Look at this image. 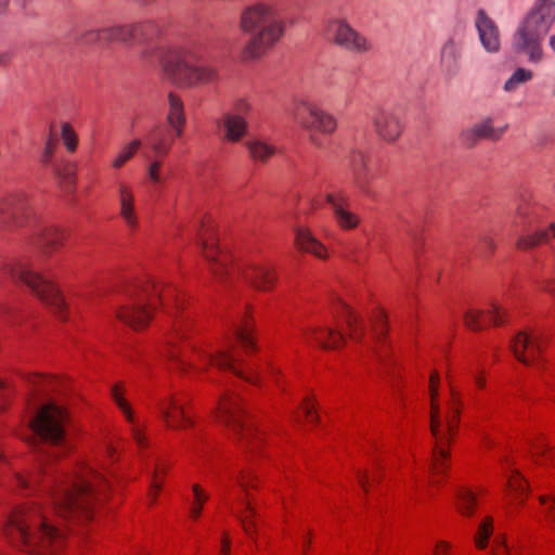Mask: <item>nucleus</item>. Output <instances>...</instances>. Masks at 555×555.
I'll use <instances>...</instances> for the list:
<instances>
[{
  "mask_svg": "<svg viewBox=\"0 0 555 555\" xmlns=\"http://www.w3.org/2000/svg\"><path fill=\"white\" fill-rule=\"evenodd\" d=\"M64 409L53 402L43 404L29 421L33 443L36 448L37 468L25 477L15 473L14 482L22 489L40 487L51 500V507L43 508L31 501L14 507L5 517L3 532L16 548L50 555L60 551L65 542V531L55 517L90 519L109 488L107 480L94 469L79 465L70 473H56L52 461L65 455L69 449Z\"/></svg>",
  "mask_w": 555,
  "mask_h": 555,
  "instance_id": "nucleus-1",
  "label": "nucleus"
},
{
  "mask_svg": "<svg viewBox=\"0 0 555 555\" xmlns=\"http://www.w3.org/2000/svg\"><path fill=\"white\" fill-rule=\"evenodd\" d=\"M133 25L134 41L142 44L141 54L146 60H158L167 79L180 87L194 88L215 83L219 79L216 67L202 63L196 53L185 48H169L155 44L162 35V27L146 21Z\"/></svg>",
  "mask_w": 555,
  "mask_h": 555,
  "instance_id": "nucleus-2",
  "label": "nucleus"
},
{
  "mask_svg": "<svg viewBox=\"0 0 555 555\" xmlns=\"http://www.w3.org/2000/svg\"><path fill=\"white\" fill-rule=\"evenodd\" d=\"M197 244L210 271L217 278L240 275L251 286L263 292L273 286L275 274L270 267L256 263L233 264L230 256L219 248L212 225L201 222L197 231Z\"/></svg>",
  "mask_w": 555,
  "mask_h": 555,
  "instance_id": "nucleus-3",
  "label": "nucleus"
},
{
  "mask_svg": "<svg viewBox=\"0 0 555 555\" xmlns=\"http://www.w3.org/2000/svg\"><path fill=\"white\" fill-rule=\"evenodd\" d=\"M241 29L249 36L244 48V56L259 59L283 36L284 21L274 5L256 3L243 11Z\"/></svg>",
  "mask_w": 555,
  "mask_h": 555,
  "instance_id": "nucleus-4",
  "label": "nucleus"
},
{
  "mask_svg": "<svg viewBox=\"0 0 555 555\" xmlns=\"http://www.w3.org/2000/svg\"><path fill=\"white\" fill-rule=\"evenodd\" d=\"M555 23V0H533L512 35V48L529 62L543 60L542 42Z\"/></svg>",
  "mask_w": 555,
  "mask_h": 555,
  "instance_id": "nucleus-5",
  "label": "nucleus"
},
{
  "mask_svg": "<svg viewBox=\"0 0 555 555\" xmlns=\"http://www.w3.org/2000/svg\"><path fill=\"white\" fill-rule=\"evenodd\" d=\"M130 302L116 311V317L134 330L147 325L155 309V302H165L169 298L176 300L175 291L164 287L160 283L146 280L131 286L127 291Z\"/></svg>",
  "mask_w": 555,
  "mask_h": 555,
  "instance_id": "nucleus-6",
  "label": "nucleus"
},
{
  "mask_svg": "<svg viewBox=\"0 0 555 555\" xmlns=\"http://www.w3.org/2000/svg\"><path fill=\"white\" fill-rule=\"evenodd\" d=\"M4 271L15 283L27 286L55 315L61 319L65 317L66 302L61 291L54 282L34 268L28 257L13 259L5 264Z\"/></svg>",
  "mask_w": 555,
  "mask_h": 555,
  "instance_id": "nucleus-7",
  "label": "nucleus"
},
{
  "mask_svg": "<svg viewBox=\"0 0 555 555\" xmlns=\"http://www.w3.org/2000/svg\"><path fill=\"white\" fill-rule=\"evenodd\" d=\"M183 330L180 323H176L173 327V335L168 340L166 350V358L171 361L177 369L185 373L189 370L205 371L208 365H215L219 370H230L237 376L245 378L248 382H253L251 377L245 376L234 363L236 362L235 357L231 353L230 349H221L217 354H212L201 348L193 347L192 351L195 354V360L186 358L181 353L177 346L179 338L183 337Z\"/></svg>",
  "mask_w": 555,
  "mask_h": 555,
  "instance_id": "nucleus-8",
  "label": "nucleus"
},
{
  "mask_svg": "<svg viewBox=\"0 0 555 555\" xmlns=\"http://www.w3.org/2000/svg\"><path fill=\"white\" fill-rule=\"evenodd\" d=\"M431 396V413H430V430L436 440L434 449L433 472L439 474L444 467V461L448 457L447 446L450 442L451 435L455 430L460 420V397L451 389V400L448 404V412L446 415V426L442 429V422L440 418V408L436 399L438 396L437 385L430 386Z\"/></svg>",
  "mask_w": 555,
  "mask_h": 555,
  "instance_id": "nucleus-9",
  "label": "nucleus"
},
{
  "mask_svg": "<svg viewBox=\"0 0 555 555\" xmlns=\"http://www.w3.org/2000/svg\"><path fill=\"white\" fill-rule=\"evenodd\" d=\"M218 417L242 444L260 439L253 425L245 421L243 401L237 393L231 392L220 400Z\"/></svg>",
  "mask_w": 555,
  "mask_h": 555,
  "instance_id": "nucleus-10",
  "label": "nucleus"
},
{
  "mask_svg": "<svg viewBox=\"0 0 555 555\" xmlns=\"http://www.w3.org/2000/svg\"><path fill=\"white\" fill-rule=\"evenodd\" d=\"M288 113L296 124L310 132L328 134L337 127L333 115L306 100H296Z\"/></svg>",
  "mask_w": 555,
  "mask_h": 555,
  "instance_id": "nucleus-11",
  "label": "nucleus"
},
{
  "mask_svg": "<svg viewBox=\"0 0 555 555\" xmlns=\"http://www.w3.org/2000/svg\"><path fill=\"white\" fill-rule=\"evenodd\" d=\"M331 40L343 50L354 54H369L374 43L364 34L353 28L346 20L333 18L327 24Z\"/></svg>",
  "mask_w": 555,
  "mask_h": 555,
  "instance_id": "nucleus-12",
  "label": "nucleus"
},
{
  "mask_svg": "<svg viewBox=\"0 0 555 555\" xmlns=\"http://www.w3.org/2000/svg\"><path fill=\"white\" fill-rule=\"evenodd\" d=\"M30 198L25 191H15L0 198V222L7 228H23L33 220Z\"/></svg>",
  "mask_w": 555,
  "mask_h": 555,
  "instance_id": "nucleus-13",
  "label": "nucleus"
},
{
  "mask_svg": "<svg viewBox=\"0 0 555 555\" xmlns=\"http://www.w3.org/2000/svg\"><path fill=\"white\" fill-rule=\"evenodd\" d=\"M73 39L80 44H92L96 42H119L130 44L134 41L133 25H115L103 28H83L75 30Z\"/></svg>",
  "mask_w": 555,
  "mask_h": 555,
  "instance_id": "nucleus-14",
  "label": "nucleus"
},
{
  "mask_svg": "<svg viewBox=\"0 0 555 555\" xmlns=\"http://www.w3.org/2000/svg\"><path fill=\"white\" fill-rule=\"evenodd\" d=\"M147 145L152 152V156H146L149 162L146 166V176L151 183L158 184L164 180L160 173L163 158H165L169 153L172 146V140L167 139L160 132L150 133L147 135Z\"/></svg>",
  "mask_w": 555,
  "mask_h": 555,
  "instance_id": "nucleus-15",
  "label": "nucleus"
},
{
  "mask_svg": "<svg viewBox=\"0 0 555 555\" xmlns=\"http://www.w3.org/2000/svg\"><path fill=\"white\" fill-rule=\"evenodd\" d=\"M348 166L353 185L365 196H372L371 182L375 175L370 166L369 155L358 149H352L348 156Z\"/></svg>",
  "mask_w": 555,
  "mask_h": 555,
  "instance_id": "nucleus-16",
  "label": "nucleus"
},
{
  "mask_svg": "<svg viewBox=\"0 0 555 555\" xmlns=\"http://www.w3.org/2000/svg\"><path fill=\"white\" fill-rule=\"evenodd\" d=\"M370 120L376 134L389 143L397 141L403 131L399 115L389 108L375 107L370 114Z\"/></svg>",
  "mask_w": 555,
  "mask_h": 555,
  "instance_id": "nucleus-17",
  "label": "nucleus"
},
{
  "mask_svg": "<svg viewBox=\"0 0 555 555\" xmlns=\"http://www.w3.org/2000/svg\"><path fill=\"white\" fill-rule=\"evenodd\" d=\"M464 40L456 36L449 37L439 50V66L447 78L456 77L463 65Z\"/></svg>",
  "mask_w": 555,
  "mask_h": 555,
  "instance_id": "nucleus-18",
  "label": "nucleus"
},
{
  "mask_svg": "<svg viewBox=\"0 0 555 555\" xmlns=\"http://www.w3.org/2000/svg\"><path fill=\"white\" fill-rule=\"evenodd\" d=\"M507 129V125L494 127L493 118L487 116L472 127L462 130L460 140L466 147H474L480 140L499 141Z\"/></svg>",
  "mask_w": 555,
  "mask_h": 555,
  "instance_id": "nucleus-19",
  "label": "nucleus"
},
{
  "mask_svg": "<svg viewBox=\"0 0 555 555\" xmlns=\"http://www.w3.org/2000/svg\"><path fill=\"white\" fill-rule=\"evenodd\" d=\"M475 28L478 39L487 53L496 54L501 51V35L496 23L486 10L479 9L475 17Z\"/></svg>",
  "mask_w": 555,
  "mask_h": 555,
  "instance_id": "nucleus-20",
  "label": "nucleus"
},
{
  "mask_svg": "<svg viewBox=\"0 0 555 555\" xmlns=\"http://www.w3.org/2000/svg\"><path fill=\"white\" fill-rule=\"evenodd\" d=\"M542 340L541 333L519 332L512 343V350L520 362L531 364L542 350Z\"/></svg>",
  "mask_w": 555,
  "mask_h": 555,
  "instance_id": "nucleus-21",
  "label": "nucleus"
},
{
  "mask_svg": "<svg viewBox=\"0 0 555 555\" xmlns=\"http://www.w3.org/2000/svg\"><path fill=\"white\" fill-rule=\"evenodd\" d=\"M65 240V232L52 224H42L34 230L31 241L40 247L44 254L56 250Z\"/></svg>",
  "mask_w": 555,
  "mask_h": 555,
  "instance_id": "nucleus-22",
  "label": "nucleus"
},
{
  "mask_svg": "<svg viewBox=\"0 0 555 555\" xmlns=\"http://www.w3.org/2000/svg\"><path fill=\"white\" fill-rule=\"evenodd\" d=\"M217 126L223 131V139L236 143L240 142L248 130L247 120L237 114L224 113L220 119L217 120Z\"/></svg>",
  "mask_w": 555,
  "mask_h": 555,
  "instance_id": "nucleus-23",
  "label": "nucleus"
},
{
  "mask_svg": "<svg viewBox=\"0 0 555 555\" xmlns=\"http://www.w3.org/2000/svg\"><path fill=\"white\" fill-rule=\"evenodd\" d=\"M483 314H487L489 320L494 324V325H500L504 322V318H505V311L499 307L498 305L495 304H492L491 305V308L489 310H487L486 312L485 311H481V310H468L465 312L464 314V323L465 325L473 330V331H480L482 330L485 326L481 322V319L483 317Z\"/></svg>",
  "mask_w": 555,
  "mask_h": 555,
  "instance_id": "nucleus-24",
  "label": "nucleus"
},
{
  "mask_svg": "<svg viewBox=\"0 0 555 555\" xmlns=\"http://www.w3.org/2000/svg\"><path fill=\"white\" fill-rule=\"evenodd\" d=\"M119 214L125 223L131 230L138 225V218L134 209V194L131 188L125 183L118 184Z\"/></svg>",
  "mask_w": 555,
  "mask_h": 555,
  "instance_id": "nucleus-25",
  "label": "nucleus"
},
{
  "mask_svg": "<svg viewBox=\"0 0 555 555\" xmlns=\"http://www.w3.org/2000/svg\"><path fill=\"white\" fill-rule=\"evenodd\" d=\"M159 411L167 425L171 428L192 425V421L185 416L182 405L172 398L162 402Z\"/></svg>",
  "mask_w": 555,
  "mask_h": 555,
  "instance_id": "nucleus-26",
  "label": "nucleus"
},
{
  "mask_svg": "<svg viewBox=\"0 0 555 555\" xmlns=\"http://www.w3.org/2000/svg\"><path fill=\"white\" fill-rule=\"evenodd\" d=\"M112 397H113L114 401L116 402V404L118 405V408L125 414L127 421L131 424L132 438L135 441V443L138 444V447H140V448L145 447L146 446L145 436L142 433L140 426L137 424V422L134 420L133 412H132L129 403L122 398V396L119 391L118 385H115L112 388Z\"/></svg>",
  "mask_w": 555,
  "mask_h": 555,
  "instance_id": "nucleus-27",
  "label": "nucleus"
},
{
  "mask_svg": "<svg viewBox=\"0 0 555 555\" xmlns=\"http://www.w3.org/2000/svg\"><path fill=\"white\" fill-rule=\"evenodd\" d=\"M304 335L309 339H315L323 349L338 348L344 340L339 332L328 327H312L305 331Z\"/></svg>",
  "mask_w": 555,
  "mask_h": 555,
  "instance_id": "nucleus-28",
  "label": "nucleus"
},
{
  "mask_svg": "<svg viewBox=\"0 0 555 555\" xmlns=\"http://www.w3.org/2000/svg\"><path fill=\"white\" fill-rule=\"evenodd\" d=\"M295 242L299 249L314 255L318 258H326L325 247L311 234L308 229L297 228L295 230Z\"/></svg>",
  "mask_w": 555,
  "mask_h": 555,
  "instance_id": "nucleus-29",
  "label": "nucleus"
},
{
  "mask_svg": "<svg viewBox=\"0 0 555 555\" xmlns=\"http://www.w3.org/2000/svg\"><path fill=\"white\" fill-rule=\"evenodd\" d=\"M326 201L332 206L336 222L341 229L351 230L358 227V216L346 209L334 195L328 194Z\"/></svg>",
  "mask_w": 555,
  "mask_h": 555,
  "instance_id": "nucleus-30",
  "label": "nucleus"
},
{
  "mask_svg": "<svg viewBox=\"0 0 555 555\" xmlns=\"http://www.w3.org/2000/svg\"><path fill=\"white\" fill-rule=\"evenodd\" d=\"M336 312H339L345 319L346 324L350 331V337L354 340L361 339L364 330L360 317L356 314L349 306L340 300L337 301Z\"/></svg>",
  "mask_w": 555,
  "mask_h": 555,
  "instance_id": "nucleus-31",
  "label": "nucleus"
},
{
  "mask_svg": "<svg viewBox=\"0 0 555 555\" xmlns=\"http://www.w3.org/2000/svg\"><path fill=\"white\" fill-rule=\"evenodd\" d=\"M245 145L255 162L267 163L276 153L274 145L258 138L248 140Z\"/></svg>",
  "mask_w": 555,
  "mask_h": 555,
  "instance_id": "nucleus-32",
  "label": "nucleus"
},
{
  "mask_svg": "<svg viewBox=\"0 0 555 555\" xmlns=\"http://www.w3.org/2000/svg\"><path fill=\"white\" fill-rule=\"evenodd\" d=\"M555 236V222L550 225L548 230H539L532 234L521 235L516 241L518 249H530L548 241L551 233Z\"/></svg>",
  "mask_w": 555,
  "mask_h": 555,
  "instance_id": "nucleus-33",
  "label": "nucleus"
},
{
  "mask_svg": "<svg viewBox=\"0 0 555 555\" xmlns=\"http://www.w3.org/2000/svg\"><path fill=\"white\" fill-rule=\"evenodd\" d=\"M533 78V72L525 67L516 68L508 79L503 85V90L506 93L516 92L521 86L531 81Z\"/></svg>",
  "mask_w": 555,
  "mask_h": 555,
  "instance_id": "nucleus-34",
  "label": "nucleus"
},
{
  "mask_svg": "<svg viewBox=\"0 0 555 555\" xmlns=\"http://www.w3.org/2000/svg\"><path fill=\"white\" fill-rule=\"evenodd\" d=\"M54 176L66 191H69L75 182V165L70 162H60L52 167Z\"/></svg>",
  "mask_w": 555,
  "mask_h": 555,
  "instance_id": "nucleus-35",
  "label": "nucleus"
},
{
  "mask_svg": "<svg viewBox=\"0 0 555 555\" xmlns=\"http://www.w3.org/2000/svg\"><path fill=\"white\" fill-rule=\"evenodd\" d=\"M167 124L185 122L184 105L179 95L170 92L168 94Z\"/></svg>",
  "mask_w": 555,
  "mask_h": 555,
  "instance_id": "nucleus-36",
  "label": "nucleus"
},
{
  "mask_svg": "<svg viewBox=\"0 0 555 555\" xmlns=\"http://www.w3.org/2000/svg\"><path fill=\"white\" fill-rule=\"evenodd\" d=\"M240 503L244 506L246 515L235 514V516L238 518L246 534L250 538H255L256 529L255 522L251 518L257 514V512L248 500H240Z\"/></svg>",
  "mask_w": 555,
  "mask_h": 555,
  "instance_id": "nucleus-37",
  "label": "nucleus"
},
{
  "mask_svg": "<svg viewBox=\"0 0 555 555\" xmlns=\"http://www.w3.org/2000/svg\"><path fill=\"white\" fill-rule=\"evenodd\" d=\"M140 146L141 141L139 139H134L131 142H129L120 150V152L114 158V160L112 162V166L115 169H120L128 160H130L134 156Z\"/></svg>",
  "mask_w": 555,
  "mask_h": 555,
  "instance_id": "nucleus-38",
  "label": "nucleus"
},
{
  "mask_svg": "<svg viewBox=\"0 0 555 555\" xmlns=\"http://www.w3.org/2000/svg\"><path fill=\"white\" fill-rule=\"evenodd\" d=\"M251 331L253 326L246 319L242 320L241 323L236 324L234 327V334L236 338L246 350H249L254 347Z\"/></svg>",
  "mask_w": 555,
  "mask_h": 555,
  "instance_id": "nucleus-39",
  "label": "nucleus"
},
{
  "mask_svg": "<svg viewBox=\"0 0 555 555\" xmlns=\"http://www.w3.org/2000/svg\"><path fill=\"white\" fill-rule=\"evenodd\" d=\"M533 221V210L531 205L527 201H522L516 208V215L513 220V225L525 227L526 224H530Z\"/></svg>",
  "mask_w": 555,
  "mask_h": 555,
  "instance_id": "nucleus-40",
  "label": "nucleus"
},
{
  "mask_svg": "<svg viewBox=\"0 0 555 555\" xmlns=\"http://www.w3.org/2000/svg\"><path fill=\"white\" fill-rule=\"evenodd\" d=\"M192 491H193L194 500H193V504L190 508V515L193 519H197L202 514V509H203L205 502L208 500V495L203 490V488L197 483H194L192 486Z\"/></svg>",
  "mask_w": 555,
  "mask_h": 555,
  "instance_id": "nucleus-41",
  "label": "nucleus"
},
{
  "mask_svg": "<svg viewBox=\"0 0 555 555\" xmlns=\"http://www.w3.org/2000/svg\"><path fill=\"white\" fill-rule=\"evenodd\" d=\"M475 495L466 489H462L457 493V508L459 511L465 515L470 516L474 513L475 506Z\"/></svg>",
  "mask_w": 555,
  "mask_h": 555,
  "instance_id": "nucleus-42",
  "label": "nucleus"
},
{
  "mask_svg": "<svg viewBox=\"0 0 555 555\" xmlns=\"http://www.w3.org/2000/svg\"><path fill=\"white\" fill-rule=\"evenodd\" d=\"M492 518L488 517L482 520V522L478 527V532L475 538L476 545L478 548H486L488 544V540L492 534Z\"/></svg>",
  "mask_w": 555,
  "mask_h": 555,
  "instance_id": "nucleus-43",
  "label": "nucleus"
},
{
  "mask_svg": "<svg viewBox=\"0 0 555 555\" xmlns=\"http://www.w3.org/2000/svg\"><path fill=\"white\" fill-rule=\"evenodd\" d=\"M476 248L481 256L488 257L494 253L496 244L489 233L483 232L478 236V244Z\"/></svg>",
  "mask_w": 555,
  "mask_h": 555,
  "instance_id": "nucleus-44",
  "label": "nucleus"
},
{
  "mask_svg": "<svg viewBox=\"0 0 555 555\" xmlns=\"http://www.w3.org/2000/svg\"><path fill=\"white\" fill-rule=\"evenodd\" d=\"M61 135L66 149L69 152H74L77 147L78 140L74 129L67 122L62 124Z\"/></svg>",
  "mask_w": 555,
  "mask_h": 555,
  "instance_id": "nucleus-45",
  "label": "nucleus"
},
{
  "mask_svg": "<svg viewBox=\"0 0 555 555\" xmlns=\"http://www.w3.org/2000/svg\"><path fill=\"white\" fill-rule=\"evenodd\" d=\"M55 146H56L55 139L50 137L46 142V146H44L43 152L40 157V162L44 166H49L52 168L54 164L59 163V162H53V159H52Z\"/></svg>",
  "mask_w": 555,
  "mask_h": 555,
  "instance_id": "nucleus-46",
  "label": "nucleus"
},
{
  "mask_svg": "<svg viewBox=\"0 0 555 555\" xmlns=\"http://www.w3.org/2000/svg\"><path fill=\"white\" fill-rule=\"evenodd\" d=\"M251 111V104L248 100L244 98L236 99L232 105L231 109L227 112L228 114H237L238 116H247Z\"/></svg>",
  "mask_w": 555,
  "mask_h": 555,
  "instance_id": "nucleus-47",
  "label": "nucleus"
},
{
  "mask_svg": "<svg viewBox=\"0 0 555 555\" xmlns=\"http://www.w3.org/2000/svg\"><path fill=\"white\" fill-rule=\"evenodd\" d=\"M386 315L384 314V312H378L376 319L374 320L373 322V332H374V335L376 337V339L380 340L384 335L386 334L387 332V327H386Z\"/></svg>",
  "mask_w": 555,
  "mask_h": 555,
  "instance_id": "nucleus-48",
  "label": "nucleus"
},
{
  "mask_svg": "<svg viewBox=\"0 0 555 555\" xmlns=\"http://www.w3.org/2000/svg\"><path fill=\"white\" fill-rule=\"evenodd\" d=\"M160 472H165V469L160 468L158 465L154 468L152 473V481H151V491H150V498L152 502L156 500L157 493L162 489V482L158 481V474Z\"/></svg>",
  "mask_w": 555,
  "mask_h": 555,
  "instance_id": "nucleus-49",
  "label": "nucleus"
},
{
  "mask_svg": "<svg viewBox=\"0 0 555 555\" xmlns=\"http://www.w3.org/2000/svg\"><path fill=\"white\" fill-rule=\"evenodd\" d=\"M185 122H173L169 124L170 128L172 129V134L170 135L165 130L155 129L151 133L160 132L163 133L167 139L175 140V138H180L183 133Z\"/></svg>",
  "mask_w": 555,
  "mask_h": 555,
  "instance_id": "nucleus-50",
  "label": "nucleus"
},
{
  "mask_svg": "<svg viewBox=\"0 0 555 555\" xmlns=\"http://www.w3.org/2000/svg\"><path fill=\"white\" fill-rule=\"evenodd\" d=\"M540 502L542 504L548 503V507L546 511V517L550 522L555 525V493L552 494L550 498L544 496V495L540 496Z\"/></svg>",
  "mask_w": 555,
  "mask_h": 555,
  "instance_id": "nucleus-51",
  "label": "nucleus"
},
{
  "mask_svg": "<svg viewBox=\"0 0 555 555\" xmlns=\"http://www.w3.org/2000/svg\"><path fill=\"white\" fill-rule=\"evenodd\" d=\"M508 487L515 491L517 494L522 493L527 489V481L519 476V474L516 472V476L509 478L508 480Z\"/></svg>",
  "mask_w": 555,
  "mask_h": 555,
  "instance_id": "nucleus-52",
  "label": "nucleus"
},
{
  "mask_svg": "<svg viewBox=\"0 0 555 555\" xmlns=\"http://www.w3.org/2000/svg\"><path fill=\"white\" fill-rule=\"evenodd\" d=\"M12 390L10 386L3 380L0 379V410L4 408V403L10 397Z\"/></svg>",
  "mask_w": 555,
  "mask_h": 555,
  "instance_id": "nucleus-53",
  "label": "nucleus"
},
{
  "mask_svg": "<svg viewBox=\"0 0 555 555\" xmlns=\"http://www.w3.org/2000/svg\"><path fill=\"white\" fill-rule=\"evenodd\" d=\"M357 478L364 491H367V481L370 478L367 472L359 469L357 473Z\"/></svg>",
  "mask_w": 555,
  "mask_h": 555,
  "instance_id": "nucleus-54",
  "label": "nucleus"
},
{
  "mask_svg": "<svg viewBox=\"0 0 555 555\" xmlns=\"http://www.w3.org/2000/svg\"><path fill=\"white\" fill-rule=\"evenodd\" d=\"M495 543L498 544V547L492 550L493 555H505V553H506L505 542L502 539H496Z\"/></svg>",
  "mask_w": 555,
  "mask_h": 555,
  "instance_id": "nucleus-55",
  "label": "nucleus"
},
{
  "mask_svg": "<svg viewBox=\"0 0 555 555\" xmlns=\"http://www.w3.org/2000/svg\"><path fill=\"white\" fill-rule=\"evenodd\" d=\"M304 410H305V413H306V416L312 422V423H315L318 422L319 417L318 415L313 414L312 410H313V406L309 405L308 402L305 403V406H304Z\"/></svg>",
  "mask_w": 555,
  "mask_h": 555,
  "instance_id": "nucleus-56",
  "label": "nucleus"
},
{
  "mask_svg": "<svg viewBox=\"0 0 555 555\" xmlns=\"http://www.w3.org/2000/svg\"><path fill=\"white\" fill-rule=\"evenodd\" d=\"M437 547H441L443 548L441 552L440 551H436L435 552V555H448V550L450 547L449 543L444 542V541H441L437 544Z\"/></svg>",
  "mask_w": 555,
  "mask_h": 555,
  "instance_id": "nucleus-57",
  "label": "nucleus"
},
{
  "mask_svg": "<svg viewBox=\"0 0 555 555\" xmlns=\"http://www.w3.org/2000/svg\"><path fill=\"white\" fill-rule=\"evenodd\" d=\"M473 377H474V380L476 383V385L480 388L485 387V378L477 372H473Z\"/></svg>",
  "mask_w": 555,
  "mask_h": 555,
  "instance_id": "nucleus-58",
  "label": "nucleus"
},
{
  "mask_svg": "<svg viewBox=\"0 0 555 555\" xmlns=\"http://www.w3.org/2000/svg\"><path fill=\"white\" fill-rule=\"evenodd\" d=\"M229 552H230V541L228 540V538H223L221 555H229Z\"/></svg>",
  "mask_w": 555,
  "mask_h": 555,
  "instance_id": "nucleus-59",
  "label": "nucleus"
},
{
  "mask_svg": "<svg viewBox=\"0 0 555 555\" xmlns=\"http://www.w3.org/2000/svg\"><path fill=\"white\" fill-rule=\"evenodd\" d=\"M11 56L9 53H0V66H5L9 64Z\"/></svg>",
  "mask_w": 555,
  "mask_h": 555,
  "instance_id": "nucleus-60",
  "label": "nucleus"
},
{
  "mask_svg": "<svg viewBox=\"0 0 555 555\" xmlns=\"http://www.w3.org/2000/svg\"><path fill=\"white\" fill-rule=\"evenodd\" d=\"M238 483H240V486H241L244 490H246V489H247V487H249V486H250V485H249V482L247 481V479H246V476H245V475H242V476L238 478Z\"/></svg>",
  "mask_w": 555,
  "mask_h": 555,
  "instance_id": "nucleus-61",
  "label": "nucleus"
},
{
  "mask_svg": "<svg viewBox=\"0 0 555 555\" xmlns=\"http://www.w3.org/2000/svg\"><path fill=\"white\" fill-rule=\"evenodd\" d=\"M439 383V374L438 372H433L430 375V386L438 385Z\"/></svg>",
  "mask_w": 555,
  "mask_h": 555,
  "instance_id": "nucleus-62",
  "label": "nucleus"
},
{
  "mask_svg": "<svg viewBox=\"0 0 555 555\" xmlns=\"http://www.w3.org/2000/svg\"><path fill=\"white\" fill-rule=\"evenodd\" d=\"M10 0H0V14L4 13L9 7Z\"/></svg>",
  "mask_w": 555,
  "mask_h": 555,
  "instance_id": "nucleus-63",
  "label": "nucleus"
},
{
  "mask_svg": "<svg viewBox=\"0 0 555 555\" xmlns=\"http://www.w3.org/2000/svg\"><path fill=\"white\" fill-rule=\"evenodd\" d=\"M548 46L552 52L555 54V34L548 37Z\"/></svg>",
  "mask_w": 555,
  "mask_h": 555,
  "instance_id": "nucleus-64",
  "label": "nucleus"
}]
</instances>
